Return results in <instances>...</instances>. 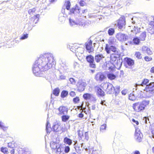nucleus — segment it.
Wrapping results in <instances>:
<instances>
[{
    "mask_svg": "<svg viewBox=\"0 0 154 154\" xmlns=\"http://www.w3.org/2000/svg\"><path fill=\"white\" fill-rule=\"evenodd\" d=\"M53 54L47 53L42 55L36 60L32 66L33 74L36 76H44L45 72L55 65Z\"/></svg>",
    "mask_w": 154,
    "mask_h": 154,
    "instance_id": "f257e3e1",
    "label": "nucleus"
},
{
    "mask_svg": "<svg viewBox=\"0 0 154 154\" xmlns=\"http://www.w3.org/2000/svg\"><path fill=\"white\" fill-rule=\"evenodd\" d=\"M110 60L113 64L115 67L118 69H120L122 66L123 62L122 58L120 57V54L119 53L112 54L110 56Z\"/></svg>",
    "mask_w": 154,
    "mask_h": 154,
    "instance_id": "f03ea898",
    "label": "nucleus"
},
{
    "mask_svg": "<svg viewBox=\"0 0 154 154\" xmlns=\"http://www.w3.org/2000/svg\"><path fill=\"white\" fill-rule=\"evenodd\" d=\"M149 100H144L141 102L134 103L132 106L133 108L137 112H141L145 109V107L149 105Z\"/></svg>",
    "mask_w": 154,
    "mask_h": 154,
    "instance_id": "7ed1b4c3",
    "label": "nucleus"
},
{
    "mask_svg": "<svg viewBox=\"0 0 154 154\" xmlns=\"http://www.w3.org/2000/svg\"><path fill=\"white\" fill-rule=\"evenodd\" d=\"M102 88L105 90L108 94H112L115 93V87L113 85L109 82L102 83L101 85Z\"/></svg>",
    "mask_w": 154,
    "mask_h": 154,
    "instance_id": "20e7f679",
    "label": "nucleus"
},
{
    "mask_svg": "<svg viewBox=\"0 0 154 154\" xmlns=\"http://www.w3.org/2000/svg\"><path fill=\"white\" fill-rule=\"evenodd\" d=\"M60 128V125L57 124L54 125L52 128L51 127V125L50 123L48 122V119L46 124V130L47 134H49L52 130L54 131L57 132L59 131Z\"/></svg>",
    "mask_w": 154,
    "mask_h": 154,
    "instance_id": "39448f33",
    "label": "nucleus"
},
{
    "mask_svg": "<svg viewBox=\"0 0 154 154\" xmlns=\"http://www.w3.org/2000/svg\"><path fill=\"white\" fill-rule=\"evenodd\" d=\"M125 18L124 16H122L117 20L116 26L119 30L123 31L125 29Z\"/></svg>",
    "mask_w": 154,
    "mask_h": 154,
    "instance_id": "423d86ee",
    "label": "nucleus"
},
{
    "mask_svg": "<svg viewBox=\"0 0 154 154\" xmlns=\"http://www.w3.org/2000/svg\"><path fill=\"white\" fill-rule=\"evenodd\" d=\"M124 64L125 67L131 69L134 67V61L131 58L126 57L124 59Z\"/></svg>",
    "mask_w": 154,
    "mask_h": 154,
    "instance_id": "0eeeda50",
    "label": "nucleus"
},
{
    "mask_svg": "<svg viewBox=\"0 0 154 154\" xmlns=\"http://www.w3.org/2000/svg\"><path fill=\"white\" fill-rule=\"evenodd\" d=\"M86 59L87 62L89 63L90 67L93 68H96L94 57L91 55H88L86 57Z\"/></svg>",
    "mask_w": 154,
    "mask_h": 154,
    "instance_id": "6e6552de",
    "label": "nucleus"
},
{
    "mask_svg": "<svg viewBox=\"0 0 154 154\" xmlns=\"http://www.w3.org/2000/svg\"><path fill=\"white\" fill-rule=\"evenodd\" d=\"M117 50V49L115 46L110 45L107 44L106 45L105 50L107 54L110 53L111 51L114 52L115 53H119V52Z\"/></svg>",
    "mask_w": 154,
    "mask_h": 154,
    "instance_id": "1a4fd4ad",
    "label": "nucleus"
},
{
    "mask_svg": "<svg viewBox=\"0 0 154 154\" xmlns=\"http://www.w3.org/2000/svg\"><path fill=\"white\" fill-rule=\"evenodd\" d=\"M144 90L151 95L153 94L154 93V82L149 83L146 85Z\"/></svg>",
    "mask_w": 154,
    "mask_h": 154,
    "instance_id": "9d476101",
    "label": "nucleus"
},
{
    "mask_svg": "<svg viewBox=\"0 0 154 154\" xmlns=\"http://www.w3.org/2000/svg\"><path fill=\"white\" fill-rule=\"evenodd\" d=\"M143 135L140 130L138 129H136L135 133L134 138L136 141L140 142L142 140Z\"/></svg>",
    "mask_w": 154,
    "mask_h": 154,
    "instance_id": "9b49d317",
    "label": "nucleus"
},
{
    "mask_svg": "<svg viewBox=\"0 0 154 154\" xmlns=\"http://www.w3.org/2000/svg\"><path fill=\"white\" fill-rule=\"evenodd\" d=\"M95 91L98 97H103L105 95V92L100 86L95 87Z\"/></svg>",
    "mask_w": 154,
    "mask_h": 154,
    "instance_id": "f8f14e48",
    "label": "nucleus"
},
{
    "mask_svg": "<svg viewBox=\"0 0 154 154\" xmlns=\"http://www.w3.org/2000/svg\"><path fill=\"white\" fill-rule=\"evenodd\" d=\"M116 38L120 41H126L128 39V36L125 34L121 32L118 33L116 35Z\"/></svg>",
    "mask_w": 154,
    "mask_h": 154,
    "instance_id": "ddd939ff",
    "label": "nucleus"
},
{
    "mask_svg": "<svg viewBox=\"0 0 154 154\" xmlns=\"http://www.w3.org/2000/svg\"><path fill=\"white\" fill-rule=\"evenodd\" d=\"M92 42L90 38L89 39L88 41L85 43L86 49L89 53L93 52L94 51L93 48H92Z\"/></svg>",
    "mask_w": 154,
    "mask_h": 154,
    "instance_id": "4468645a",
    "label": "nucleus"
},
{
    "mask_svg": "<svg viewBox=\"0 0 154 154\" xmlns=\"http://www.w3.org/2000/svg\"><path fill=\"white\" fill-rule=\"evenodd\" d=\"M106 78V75L101 72H98L95 76V79L97 81L102 82Z\"/></svg>",
    "mask_w": 154,
    "mask_h": 154,
    "instance_id": "2eb2a0df",
    "label": "nucleus"
},
{
    "mask_svg": "<svg viewBox=\"0 0 154 154\" xmlns=\"http://www.w3.org/2000/svg\"><path fill=\"white\" fill-rule=\"evenodd\" d=\"M80 8L76 5L75 7L72 8L70 10L71 14H74L75 15L79 16L80 12Z\"/></svg>",
    "mask_w": 154,
    "mask_h": 154,
    "instance_id": "dca6fc26",
    "label": "nucleus"
},
{
    "mask_svg": "<svg viewBox=\"0 0 154 154\" xmlns=\"http://www.w3.org/2000/svg\"><path fill=\"white\" fill-rule=\"evenodd\" d=\"M94 57L95 62L97 63H99L102 62L103 59L105 58L104 56L102 54L100 53L96 54Z\"/></svg>",
    "mask_w": 154,
    "mask_h": 154,
    "instance_id": "f3484780",
    "label": "nucleus"
},
{
    "mask_svg": "<svg viewBox=\"0 0 154 154\" xmlns=\"http://www.w3.org/2000/svg\"><path fill=\"white\" fill-rule=\"evenodd\" d=\"M58 110L59 111L58 114L60 115L67 114L68 111V109L64 106H60Z\"/></svg>",
    "mask_w": 154,
    "mask_h": 154,
    "instance_id": "a211bd4d",
    "label": "nucleus"
},
{
    "mask_svg": "<svg viewBox=\"0 0 154 154\" xmlns=\"http://www.w3.org/2000/svg\"><path fill=\"white\" fill-rule=\"evenodd\" d=\"M140 32V28L137 26H134L133 29L131 31L130 36L131 37H134L137 33Z\"/></svg>",
    "mask_w": 154,
    "mask_h": 154,
    "instance_id": "6ab92c4d",
    "label": "nucleus"
},
{
    "mask_svg": "<svg viewBox=\"0 0 154 154\" xmlns=\"http://www.w3.org/2000/svg\"><path fill=\"white\" fill-rule=\"evenodd\" d=\"M86 84L84 82L79 83L77 84V90L79 92H81L84 90Z\"/></svg>",
    "mask_w": 154,
    "mask_h": 154,
    "instance_id": "aec40b11",
    "label": "nucleus"
},
{
    "mask_svg": "<svg viewBox=\"0 0 154 154\" xmlns=\"http://www.w3.org/2000/svg\"><path fill=\"white\" fill-rule=\"evenodd\" d=\"M84 52V48L81 47L76 48L75 52V55L77 57H80Z\"/></svg>",
    "mask_w": 154,
    "mask_h": 154,
    "instance_id": "412c9836",
    "label": "nucleus"
},
{
    "mask_svg": "<svg viewBox=\"0 0 154 154\" xmlns=\"http://www.w3.org/2000/svg\"><path fill=\"white\" fill-rule=\"evenodd\" d=\"M39 15V14L36 15L33 17H31L29 20V22L30 24H32V25L36 23L38 21Z\"/></svg>",
    "mask_w": 154,
    "mask_h": 154,
    "instance_id": "4be33fe9",
    "label": "nucleus"
},
{
    "mask_svg": "<svg viewBox=\"0 0 154 154\" xmlns=\"http://www.w3.org/2000/svg\"><path fill=\"white\" fill-rule=\"evenodd\" d=\"M75 143L73 144L74 147L75 148L76 152L79 154H80L82 151L83 150V149L81 148V147L77 143V141L76 140L74 141Z\"/></svg>",
    "mask_w": 154,
    "mask_h": 154,
    "instance_id": "5701e85b",
    "label": "nucleus"
},
{
    "mask_svg": "<svg viewBox=\"0 0 154 154\" xmlns=\"http://www.w3.org/2000/svg\"><path fill=\"white\" fill-rule=\"evenodd\" d=\"M142 50L144 53H146L148 55H151L152 54V51L150 49L147 47H143Z\"/></svg>",
    "mask_w": 154,
    "mask_h": 154,
    "instance_id": "b1692460",
    "label": "nucleus"
},
{
    "mask_svg": "<svg viewBox=\"0 0 154 154\" xmlns=\"http://www.w3.org/2000/svg\"><path fill=\"white\" fill-rule=\"evenodd\" d=\"M69 23L71 26L75 27L79 24V21L77 20L70 18L69 19Z\"/></svg>",
    "mask_w": 154,
    "mask_h": 154,
    "instance_id": "393cba45",
    "label": "nucleus"
},
{
    "mask_svg": "<svg viewBox=\"0 0 154 154\" xmlns=\"http://www.w3.org/2000/svg\"><path fill=\"white\" fill-rule=\"evenodd\" d=\"M50 145L51 148L54 150L56 149L57 148H59L60 146V145L59 143L54 141L51 142L50 143Z\"/></svg>",
    "mask_w": 154,
    "mask_h": 154,
    "instance_id": "a878e982",
    "label": "nucleus"
},
{
    "mask_svg": "<svg viewBox=\"0 0 154 154\" xmlns=\"http://www.w3.org/2000/svg\"><path fill=\"white\" fill-rule=\"evenodd\" d=\"M67 16L66 14L60 13L59 15V20L62 23H64L66 17Z\"/></svg>",
    "mask_w": 154,
    "mask_h": 154,
    "instance_id": "bb28decb",
    "label": "nucleus"
},
{
    "mask_svg": "<svg viewBox=\"0 0 154 154\" xmlns=\"http://www.w3.org/2000/svg\"><path fill=\"white\" fill-rule=\"evenodd\" d=\"M63 142L69 146L71 145L72 143V140L67 137H65L63 139Z\"/></svg>",
    "mask_w": 154,
    "mask_h": 154,
    "instance_id": "cd10ccee",
    "label": "nucleus"
},
{
    "mask_svg": "<svg viewBox=\"0 0 154 154\" xmlns=\"http://www.w3.org/2000/svg\"><path fill=\"white\" fill-rule=\"evenodd\" d=\"M133 37L134 38L132 40L133 44L135 45H138L141 41L139 37Z\"/></svg>",
    "mask_w": 154,
    "mask_h": 154,
    "instance_id": "c85d7f7f",
    "label": "nucleus"
},
{
    "mask_svg": "<svg viewBox=\"0 0 154 154\" xmlns=\"http://www.w3.org/2000/svg\"><path fill=\"white\" fill-rule=\"evenodd\" d=\"M137 95L135 94V92L134 91H133L132 93H131L129 95V99L130 100H135Z\"/></svg>",
    "mask_w": 154,
    "mask_h": 154,
    "instance_id": "c756f323",
    "label": "nucleus"
},
{
    "mask_svg": "<svg viewBox=\"0 0 154 154\" xmlns=\"http://www.w3.org/2000/svg\"><path fill=\"white\" fill-rule=\"evenodd\" d=\"M146 32L144 31L140 34V37H139L141 41H144L145 40L146 38Z\"/></svg>",
    "mask_w": 154,
    "mask_h": 154,
    "instance_id": "7c9ffc66",
    "label": "nucleus"
},
{
    "mask_svg": "<svg viewBox=\"0 0 154 154\" xmlns=\"http://www.w3.org/2000/svg\"><path fill=\"white\" fill-rule=\"evenodd\" d=\"M149 80L147 79H144L142 80L141 84H140L139 85L143 86L144 85H146H146L148 84V83L149 84Z\"/></svg>",
    "mask_w": 154,
    "mask_h": 154,
    "instance_id": "2f4dec72",
    "label": "nucleus"
},
{
    "mask_svg": "<svg viewBox=\"0 0 154 154\" xmlns=\"http://www.w3.org/2000/svg\"><path fill=\"white\" fill-rule=\"evenodd\" d=\"M91 95L92 94L88 93H85L83 95V97L85 100H88L91 99Z\"/></svg>",
    "mask_w": 154,
    "mask_h": 154,
    "instance_id": "473e14b6",
    "label": "nucleus"
},
{
    "mask_svg": "<svg viewBox=\"0 0 154 154\" xmlns=\"http://www.w3.org/2000/svg\"><path fill=\"white\" fill-rule=\"evenodd\" d=\"M107 77L108 79L110 80L114 79L116 78V76L115 75L111 73L107 74Z\"/></svg>",
    "mask_w": 154,
    "mask_h": 154,
    "instance_id": "72a5a7b5",
    "label": "nucleus"
},
{
    "mask_svg": "<svg viewBox=\"0 0 154 154\" xmlns=\"http://www.w3.org/2000/svg\"><path fill=\"white\" fill-rule=\"evenodd\" d=\"M68 94V91L66 90H63L61 92L60 96L62 98H63L67 97Z\"/></svg>",
    "mask_w": 154,
    "mask_h": 154,
    "instance_id": "f704fd0d",
    "label": "nucleus"
},
{
    "mask_svg": "<svg viewBox=\"0 0 154 154\" xmlns=\"http://www.w3.org/2000/svg\"><path fill=\"white\" fill-rule=\"evenodd\" d=\"M152 134L149 135V137L151 138H153L152 140L154 141V126H152L150 127Z\"/></svg>",
    "mask_w": 154,
    "mask_h": 154,
    "instance_id": "c9c22d12",
    "label": "nucleus"
},
{
    "mask_svg": "<svg viewBox=\"0 0 154 154\" xmlns=\"http://www.w3.org/2000/svg\"><path fill=\"white\" fill-rule=\"evenodd\" d=\"M96 41L99 42H104V37L102 35H100L96 38Z\"/></svg>",
    "mask_w": 154,
    "mask_h": 154,
    "instance_id": "e433bc0d",
    "label": "nucleus"
},
{
    "mask_svg": "<svg viewBox=\"0 0 154 154\" xmlns=\"http://www.w3.org/2000/svg\"><path fill=\"white\" fill-rule=\"evenodd\" d=\"M70 116L66 114H63L61 117L62 120L63 122H66L69 119Z\"/></svg>",
    "mask_w": 154,
    "mask_h": 154,
    "instance_id": "4c0bfd02",
    "label": "nucleus"
},
{
    "mask_svg": "<svg viewBox=\"0 0 154 154\" xmlns=\"http://www.w3.org/2000/svg\"><path fill=\"white\" fill-rule=\"evenodd\" d=\"M115 32V28H109L108 31V33L110 36L112 35Z\"/></svg>",
    "mask_w": 154,
    "mask_h": 154,
    "instance_id": "58836bf2",
    "label": "nucleus"
},
{
    "mask_svg": "<svg viewBox=\"0 0 154 154\" xmlns=\"http://www.w3.org/2000/svg\"><path fill=\"white\" fill-rule=\"evenodd\" d=\"M115 94L116 96L119 94L121 91L120 86L117 85L115 87Z\"/></svg>",
    "mask_w": 154,
    "mask_h": 154,
    "instance_id": "ea45409f",
    "label": "nucleus"
},
{
    "mask_svg": "<svg viewBox=\"0 0 154 154\" xmlns=\"http://www.w3.org/2000/svg\"><path fill=\"white\" fill-rule=\"evenodd\" d=\"M0 128L4 131L6 130L8 127L5 125V124L2 121H0Z\"/></svg>",
    "mask_w": 154,
    "mask_h": 154,
    "instance_id": "a19ab883",
    "label": "nucleus"
},
{
    "mask_svg": "<svg viewBox=\"0 0 154 154\" xmlns=\"http://www.w3.org/2000/svg\"><path fill=\"white\" fill-rule=\"evenodd\" d=\"M60 92V90L58 88H56L54 89L53 91V94L56 96L59 95Z\"/></svg>",
    "mask_w": 154,
    "mask_h": 154,
    "instance_id": "79ce46f5",
    "label": "nucleus"
},
{
    "mask_svg": "<svg viewBox=\"0 0 154 154\" xmlns=\"http://www.w3.org/2000/svg\"><path fill=\"white\" fill-rule=\"evenodd\" d=\"M104 65L106 66V69H108L111 65H113V64L111 61H108L104 63Z\"/></svg>",
    "mask_w": 154,
    "mask_h": 154,
    "instance_id": "37998d69",
    "label": "nucleus"
},
{
    "mask_svg": "<svg viewBox=\"0 0 154 154\" xmlns=\"http://www.w3.org/2000/svg\"><path fill=\"white\" fill-rule=\"evenodd\" d=\"M0 150L4 154H8V148L6 147H2L1 148Z\"/></svg>",
    "mask_w": 154,
    "mask_h": 154,
    "instance_id": "c03bdc74",
    "label": "nucleus"
},
{
    "mask_svg": "<svg viewBox=\"0 0 154 154\" xmlns=\"http://www.w3.org/2000/svg\"><path fill=\"white\" fill-rule=\"evenodd\" d=\"M147 31L149 33H150L151 34H153L154 31V27H149L148 28Z\"/></svg>",
    "mask_w": 154,
    "mask_h": 154,
    "instance_id": "a18cd8bd",
    "label": "nucleus"
},
{
    "mask_svg": "<svg viewBox=\"0 0 154 154\" xmlns=\"http://www.w3.org/2000/svg\"><path fill=\"white\" fill-rule=\"evenodd\" d=\"M135 56L138 59H140L142 58L141 54L139 52H136L135 54Z\"/></svg>",
    "mask_w": 154,
    "mask_h": 154,
    "instance_id": "49530a36",
    "label": "nucleus"
},
{
    "mask_svg": "<svg viewBox=\"0 0 154 154\" xmlns=\"http://www.w3.org/2000/svg\"><path fill=\"white\" fill-rule=\"evenodd\" d=\"M148 122L149 123L148 118L147 117H143L142 120V122L143 123H144L145 124H147L148 123Z\"/></svg>",
    "mask_w": 154,
    "mask_h": 154,
    "instance_id": "de8ad7c7",
    "label": "nucleus"
},
{
    "mask_svg": "<svg viewBox=\"0 0 154 154\" xmlns=\"http://www.w3.org/2000/svg\"><path fill=\"white\" fill-rule=\"evenodd\" d=\"M66 3V9L67 10H69L70 9V7L71 6V4L70 2L69 1H67Z\"/></svg>",
    "mask_w": 154,
    "mask_h": 154,
    "instance_id": "09e8293b",
    "label": "nucleus"
},
{
    "mask_svg": "<svg viewBox=\"0 0 154 154\" xmlns=\"http://www.w3.org/2000/svg\"><path fill=\"white\" fill-rule=\"evenodd\" d=\"M80 100L79 97H76L73 99V101L74 103H78Z\"/></svg>",
    "mask_w": 154,
    "mask_h": 154,
    "instance_id": "8fccbe9b",
    "label": "nucleus"
},
{
    "mask_svg": "<svg viewBox=\"0 0 154 154\" xmlns=\"http://www.w3.org/2000/svg\"><path fill=\"white\" fill-rule=\"evenodd\" d=\"M28 34L26 33L24 34L23 36L20 38L21 40H24L27 38L28 37Z\"/></svg>",
    "mask_w": 154,
    "mask_h": 154,
    "instance_id": "3c124183",
    "label": "nucleus"
},
{
    "mask_svg": "<svg viewBox=\"0 0 154 154\" xmlns=\"http://www.w3.org/2000/svg\"><path fill=\"white\" fill-rule=\"evenodd\" d=\"M36 11L35 8H34L32 9H29L28 10V12L29 14H33Z\"/></svg>",
    "mask_w": 154,
    "mask_h": 154,
    "instance_id": "603ef678",
    "label": "nucleus"
},
{
    "mask_svg": "<svg viewBox=\"0 0 154 154\" xmlns=\"http://www.w3.org/2000/svg\"><path fill=\"white\" fill-rule=\"evenodd\" d=\"M70 150V148L69 146H66L65 147L64 151L66 153H68Z\"/></svg>",
    "mask_w": 154,
    "mask_h": 154,
    "instance_id": "864d4df0",
    "label": "nucleus"
},
{
    "mask_svg": "<svg viewBox=\"0 0 154 154\" xmlns=\"http://www.w3.org/2000/svg\"><path fill=\"white\" fill-rule=\"evenodd\" d=\"M106 127V124H103L100 127V130L101 131L103 130H105Z\"/></svg>",
    "mask_w": 154,
    "mask_h": 154,
    "instance_id": "5fc2aeb1",
    "label": "nucleus"
},
{
    "mask_svg": "<svg viewBox=\"0 0 154 154\" xmlns=\"http://www.w3.org/2000/svg\"><path fill=\"white\" fill-rule=\"evenodd\" d=\"M131 20L132 23L133 24H134L136 23L137 20V18L135 17H134L131 18Z\"/></svg>",
    "mask_w": 154,
    "mask_h": 154,
    "instance_id": "6e6d98bb",
    "label": "nucleus"
},
{
    "mask_svg": "<svg viewBox=\"0 0 154 154\" xmlns=\"http://www.w3.org/2000/svg\"><path fill=\"white\" fill-rule=\"evenodd\" d=\"M144 59L146 61H149L151 60L152 58L151 57H149L148 56H146L144 58Z\"/></svg>",
    "mask_w": 154,
    "mask_h": 154,
    "instance_id": "4d7b16f0",
    "label": "nucleus"
},
{
    "mask_svg": "<svg viewBox=\"0 0 154 154\" xmlns=\"http://www.w3.org/2000/svg\"><path fill=\"white\" fill-rule=\"evenodd\" d=\"M61 66H62L64 69H65L66 68V67L68 66V64L65 62H64L62 63Z\"/></svg>",
    "mask_w": 154,
    "mask_h": 154,
    "instance_id": "13d9d810",
    "label": "nucleus"
},
{
    "mask_svg": "<svg viewBox=\"0 0 154 154\" xmlns=\"http://www.w3.org/2000/svg\"><path fill=\"white\" fill-rule=\"evenodd\" d=\"M88 138L89 137L88 132H85V140L87 141L88 139Z\"/></svg>",
    "mask_w": 154,
    "mask_h": 154,
    "instance_id": "bf43d9fd",
    "label": "nucleus"
},
{
    "mask_svg": "<svg viewBox=\"0 0 154 154\" xmlns=\"http://www.w3.org/2000/svg\"><path fill=\"white\" fill-rule=\"evenodd\" d=\"M76 48L74 46H71L70 48V50L73 52H75Z\"/></svg>",
    "mask_w": 154,
    "mask_h": 154,
    "instance_id": "052dcab7",
    "label": "nucleus"
},
{
    "mask_svg": "<svg viewBox=\"0 0 154 154\" xmlns=\"http://www.w3.org/2000/svg\"><path fill=\"white\" fill-rule=\"evenodd\" d=\"M78 134L79 137L81 138L82 137L83 135L84 134L82 131H79L78 132Z\"/></svg>",
    "mask_w": 154,
    "mask_h": 154,
    "instance_id": "680f3d73",
    "label": "nucleus"
},
{
    "mask_svg": "<svg viewBox=\"0 0 154 154\" xmlns=\"http://www.w3.org/2000/svg\"><path fill=\"white\" fill-rule=\"evenodd\" d=\"M8 146L11 148H13L14 146V145L11 143H8Z\"/></svg>",
    "mask_w": 154,
    "mask_h": 154,
    "instance_id": "e2e57ef3",
    "label": "nucleus"
},
{
    "mask_svg": "<svg viewBox=\"0 0 154 154\" xmlns=\"http://www.w3.org/2000/svg\"><path fill=\"white\" fill-rule=\"evenodd\" d=\"M80 26L84 27L85 26V23L84 22H79V24Z\"/></svg>",
    "mask_w": 154,
    "mask_h": 154,
    "instance_id": "0e129e2a",
    "label": "nucleus"
},
{
    "mask_svg": "<svg viewBox=\"0 0 154 154\" xmlns=\"http://www.w3.org/2000/svg\"><path fill=\"white\" fill-rule=\"evenodd\" d=\"M132 121L137 125H138L139 124V122L137 120H135L134 119H132Z\"/></svg>",
    "mask_w": 154,
    "mask_h": 154,
    "instance_id": "69168bd1",
    "label": "nucleus"
},
{
    "mask_svg": "<svg viewBox=\"0 0 154 154\" xmlns=\"http://www.w3.org/2000/svg\"><path fill=\"white\" fill-rule=\"evenodd\" d=\"M127 91L128 90L127 89H124L122 91L121 93L122 95H125L126 94Z\"/></svg>",
    "mask_w": 154,
    "mask_h": 154,
    "instance_id": "338daca9",
    "label": "nucleus"
},
{
    "mask_svg": "<svg viewBox=\"0 0 154 154\" xmlns=\"http://www.w3.org/2000/svg\"><path fill=\"white\" fill-rule=\"evenodd\" d=\"M91 100L93 101H96L97 100L96 98L92 94L91 95Z\"/></svg>",
    "mask_w": 154,
    "mask_h": 154,
    "instance_id": "774afa93",
    "label": "nucleus"
}]
</instances>
